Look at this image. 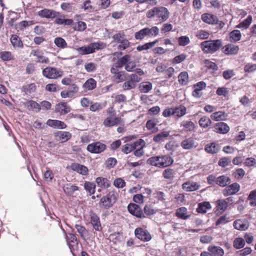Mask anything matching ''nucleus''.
I'll list each match as a JSON object with an SVG mask.
<instances>
[{"label": "nucleus", "mask_w": 256, "mask_h": 256, "mask_svg": "<svg viewBox=\"0 0 256 256\" xmlns=\"http://www.w3.org/2000/svg\"><path fill=\"white\" fill-rule=\"evenodd\" d=\"M147 162L151 166L164 168L170 166L174 162V160L168 155L157 156L149 158Z\"/></svg>", "instance_id": "obj_1"}, {"label": "nucleus", "mask_w": 256, "mask_h": 256, "mask_svg": "<svg viewBox=\"0 0 256 256\" xmlns=\"http://www.w3.org/2000/svg\"><path fill=\"white\" fill-rule=\"evenodd\" d=\"M146 16L148 18H156L159 22H162L168 18L169 12L165 7L156 6L147 12Z\"/></svg>", "instance_id": "obj_2"}, {"label": "nucleus", "mask_w": 256, "mask_h": 256, "mask_svg": "<svg viewBox=\"0 0 256 256\" xmlns=\"http://www.w3.org/2000/svg\"><path fill=\"white\" fill-rule=\"evenodd\" d=\"M222 46L220 40H206L200 44V48L204 53L212 54L218 50Z\"/></svg>", "instance_id": "obj_3"}, {"label": "nucleus", "mask_w": 256, "mask_h": 256, "mask_svg": "<svg viewBox=\"0 0 256 256\" xmlns=\"http://www.w3.org/2000/svg\"><path fill=\"white\" fill-rule=\"evenodd\" d=\"M118 194L114 191L110 192L106 196L101 198L100 202V206L104 208H108L112 207L116 202Z\"/></svg>", "instance_id": "obj_4"}, {"label": "nucleus", "mask_w": 256, "mask_h": 256, "mask_svg": "<svg viewBox=\"0 0 256 256\" xmlns=\"http://www.w3.org/2000/svg\"><path fill=\"white\" fill-rule=\"evenodd\" d=\"M104 44L102 42H94L86 46H82L76 49L80 54H88L94 53L96 50L103 48Z\"/></svg>", "instance_id": "obj_5"}, {"label": "nucleus", "mask_w": 256, "mask_h": 256, "mask_svg": "<svg viewBox=\"0 0 256 256\" xmlns=\"http://www.w3.org/2000/svg\"><path fill=\"white\" fill-rule=\"evenodd\" d=\"M112 38L114 42L118 44V48L120 50H124L130 46V42L123 34H116L113 36Z\"/></svg>", "instance_id": "obj_6"}, {"label": "nucleus", "mask_w": 256, "mask_h": 256, "mask_svg": "<svg viewBox=\"0 0 256 256\" xmlns=\"http://www.w3.org/2000/svg\"><path fill=\"white\" fill-rule=\"evenodd\" d=\"M42 74L46 78L56 79L62 76L63 72L56 68L48 66L43 70Z\"/></svg>", "instance_id": "obj_7"}, {"label": "nucleus", "mask_w": 256, "mask_h": 256, "mask_svg": "<svg viewBox=\"0 0 256 256\" xmlns=\"http://www.w3.org/2000/svg\"><path fill=\"white\" fill-rule=\"evenodd\" d=\"M30 56L35 58L34 60L38 62L48 64L50 62L49 58L44 56L42 50L40 49H33L30 52Z\"/></svg>", "instance_id": "obj_8"}, {"label": "nucleus", "mask_w": 256, "mask_h": 256, "mask_svg": "<svg viewBox=\"0 0 256 256\" xmlns=\"http://www.w3.org/2000/svg\"><path fill=\"white\" fill-rule=\"evenodd\" d=\"M102 124L105 127L109 128L118 124H124V122L120 117L108 116L104 120Z\"/></svg>", "instance_id": "obj_9"}, {"label": "nucleus", "mask_w": 256, "mask_h": 256, "mask_svg": "<svg viewBox=\"0 0 256 256\" xmlns=\"http://www.w3.org/2000/svg\"><path fill=\"white\" fill-rule=\"evenodd\" d=\"M128 209L130 213L137 218H145L141 208L136 204H130L128 205Z\"/></svg>", "instance_id": "obj_10"}, {"label": "nucleus", "mask_w": 256, "mask_h": 256, "mask_svg": "<svg viewBox=\"0 0 256 256\" xmlns=\"http://www.w3.org/2000/svg\"><path fill=\"white\" fill-rule=\"evenodd\" d=\"M136 236L143 242H148L152 239L148 232L142 228H138L134 230Z\"/></svg>", "instance_id": "obj_11"}, {"label": "nucleus", "mask_w": 256, "mask_h": 256, "mask_svg": "<svg viewBox=\"0 0 256 256\" xmlns=\"http://www.w3.org/2000/svg\"><path fill=\"white\" fill-rule=\"evenodd\" d=\"M106 148L104 144L100 142H95L89 144L87 146V150L94 154H98L103 152Z\"/></svg>", "instance_id": "obj_12"}, {"label": "nucleus", "mask_w": 256, "mask_h": 256, "mask_svg": "<svg viewBox=\"0 0 256 256\" xmlns=\"http://www.w3.org/2000/svg\"><path fill=\"white\" fill-rule=\"evenodd\" d=\"M67 244L70 250H74L78 247V240L75 234L68 233L66 236Z\"/></svg>", "instance_id": "obj_13"}, {"label": "nucleus", "mask_w": 256, "mask_h": 256, "mask_svg": "<svg viewBox=\"0 0 256 256\" xmlns=\"http://www.w3.org/2000/svg\"><path fill=\"white\" fill-rule=\"evenodd\" d=\"M240 189V186L238 183H234L227 186L222 191V194L225 196L234 194L237 193Z\"/></svg>", "instance_id": "obj_14"}, {"label": "nucleus", "mask_w": 256, "mask_h": 256, "mask_svg": "<svg viewBox=\"0 0 256 256\" xmlns=\"http://www.w3.org/2000/svg\"><path fill=\"white\" fill-rule=\"evenodd\" d=\"M145 144V142L142 139H140L134 142V146H135V147L134 154L136 156L140 157L143 155L144 153L143 148Z\"/></svg>", "instance_id": "obj_15"}, {"label": "nucleus", "mask_w": 256, "mask_h": 256, "mask_svg": "<svg viewBox=\"0 0 256 256\" xmlns=\"http://www.w3.org/2000/svg\"><path fill=\"white\" fill-rule=\"evenodd\" d=\"M221 146L218 143L212 142L206 144L204 146V150L208 154H214L218 153L220 150Z\"/></svg>", "instance_id": "obj_16"}, {"label": "nucleus", "mask_w": 256, "mask_h": 256, "mask_svg": "<svg viewBox=\"0 0 256 256\" xmlns=\"http://www.w3.org/2000/svg\"><path fill=\"white\" fill-rule=\"evenodd\" d=\"M197 146V142L192 138H186L180 143V146L184 150H190L196 148Z\"/></svg>", "instance_id": "obj_17"}, {"label": "nucleus", "mask_w": 256, "mask_h": 256, "mask_svg": "<svg viewBox=\"0 0 256 256\" xmlns=\"http://www.w3.org/2000/svg\"><path fill=\"white\" fill-rule=\"evenodd\" d=\"M200 188V185L198 183L193 181H188L184 183L182 185V189L186 192L195 191Z\"/></svg>", "instance_id": "obj_18"}, {"label": "nucleus", "mask_w": 256, "mask_h": 256, "mask_svg": "<svg viewBox=\"0 0 256 256\" xmlns=\"http://www.w3.org/2000/svg\"><path fill=\"white\" fill-rule=\"evenodd\" d=\"M201 18L203 22L210 24H215L218 22L217 16L210 14L206 13L202 14Z\"/></svg>", "instance_id": "obj_19"}, {"label": "nucleus", "mask_w": 256, "mask_h": 256, "mask_svg": "<svg viewBox=\"0 0 256 256\" xmlns=\"http://www.w3.org/2000/svg\"><path fill=\"white\" fill-rule=\"evenodd\" d=\"M234 226L239 230H245L249 226V224L246 220H237L234 222Z\"/></svg>", "instance_id": "obj_20"}, {"label": "nucleus", "mask_w": 256, "mask_h": 256, "mask_svg": "<svg viewBox=\"0 0 256 256\" xmlns=\"http://www.w3.org/2000/svg\"><path fill=\"white\" fill-rule=\"evenodd\" d=\"M214 131L216 132L225 134L230 130V127L224 122H220L216 124L214 126Z\"/></svg>", "instance_id": "obj_21"}, {"label": "nucleus", "mask_w": 256, "mask_h": 256, "mask_svg": "<svg viewBox=\"0 0 256 256\" xmlns=\"http://www.w3.org/2000/svg\"><path fill=\"white\" fill-rule=\"evenodd\" d=\"M176 216L182 220L188 219L191 216L190 212L185 207H181L176 210Z\"/></svg>", "instance_id": "obj_22"}, {"label": "nucleus", "mask_w": 256, "mask_h": 256, "mask_svg": "<svg viewBox=\"0 0 256 256\" xmlns=\"http://www.w3.org/2000/svg\"><path fill=\"white\" fill-rule=\"evenodd\" d=\"M71 168L73 170L82 176H86L88 174V170L86 166L84 165L74 164L72 165Z\"/></svg>", "instance_id": "obj_23"}, {"label": "nucleus", "mask_w": 256, "mask_h": 256, "mask_svg": "<svg viewBox=\"0 0 256 256\" xmlns=\"http://www.w3.org/2000/svg\"><path fill=\"white\" fill-rule=\"evenodd\" d=\"M170 132L168 131H162L153 138V140L156 143H160L165 141L170 136Z\"/></svg>", "instance_id": "obj_24"}, {"label": "nucleus", "mask_w": 256, "mask_h": 256, "mask_svg": "<svg viewBox=\"0 0 256 256\" xmlns=\"http://www.w3.org/2000/svg\"><path fill=\"white\" fill-rule=\"evenodd\" d=\"M174 116L179 118L186 114V108L183 105L174 107Z\"/></svg>", "instance_id": "obj_25"}, {"label": "nucleus", "mask_w": 256, "mask_h": 256, "mask_svg": "<svg viewBox=\"0 0 256 256\" xmlns=\"http://www.w3.org/2000/svg\"><path fill=\"white\" fill-rule=\"evenodd\" d=\"M46 124L48 126L55 128L64 129L66 126V124L64 122L55 120H48L46 122Z\"/></svg>", "instance_id": "obj_26"}, {"label": "nucleus", "mask_w": 256, "mask_h": 256, "mask_svg": "<svg viewBox=\"0 0 256 256\" xmlns=\"http://www.w3.org/2000/svg\"><path fill=\"white\" fill-rule=\"evenodd\" d=\"M58 13L53 10L44 9L38 12V15L42 18H54L56 17Z\"/></svg>", "instance_id": "obj_27"}, {"label": "nucleus", "mask_w": 256, "mask_h": 256, "mask_svg": "<svg viewBox=\"0 0 256 256\" xmlns=\"http://www.w3.org/2000/svg\"><path fill=\"white\" fill-rule=\"evenodd\" d=\"M64 192L67 196H72L76 191L78 190V187L72 185L70 183H67L64 184L63 186Z\"/></svg>", "instance_id": "obj_28"}, {"label": "nucleus", "mask_w": 256, "mask_h": 256, "mask_svg": "<svg viewBox=\"0 0 256 256\" xmlns=\"http://www.w3.org/2000/svg\"><path fill=\"white\" fill-rule=\"evenodd\" d=\"M90 222L94 228L97 231H100L102 229L99 218L94 214L90 215Z\"/></svg>", "instance_id": "obj_29"}, {"label": "nucleus", "mask_w": 256, "mask_h": 256, "mask_svg": "<svg viewBox=\"0 0 256 256\" xmlns=\"http://www.w3.org/2000/svg\"><path fill=\"white\" fill-rule=\"evenodd\" d=\"M224 52L226 54H236L239 50V47L233 44H228L224 48Z\"/></svg>", "instance_id": "obj_30"}, {"label": "nucleus", "mask_w": 256, "mask_h": 256, "mask_svg": "<svg viewBox=\"0 0 256 256\" xmlns=\"http://www.w3.org/2000/svg\"><path fill=\"white\" fill-rule=\"evenodd\" d=\"M228 116L224 112L218 111L214 112L211 116L210 118L214 121H223L226 119Z\"/></svg>", "instance_id": "obj_31"}, {"label": "nucleus", "mask_w": 256, "mask_h": 256, "mask_svg": "<svg viewBox=\"0 0 256 256\" xmlns=\"http://www.w3.org/2000/svg\"><path fill=\"white\" fill-rule=\"evenodd\" d=\"M56 110L61 114H65L70 112V108L66 103L60 102L56 106Z\"/></svg>", "instance_id": "obj_32"}, {"label": "nucleus", "mask_w": 256, "mask_h": 256, "mask_svg": "<svg viewBox=\"0 0 256 256\" xmlns=\"http://www.w3.org/2000/svg\"><path fill=\"white\" fill-rule=\"evenodd\" d=\"M246 202L250 206H256V189L250 192L246 198Z\"/></svg>", "instance_id": "obj_33"}, {"label": "nucleus", "mask_w": 256, "mask_h": 256, "mask_svg": "<svg viewBox=\"0 0 256 256\" xmlns=\"http://www.w3.org/2000/svg\"><path fill=\"white\" fill-rule=\"evenodd\" d=\"M208 250L210 252L212 256H222L224 254L223 249L220 246H209Z\"/></svg>", "instance_id": "obj_34"}, {"label": "nucleus", "mask_w": 256, "mask_h": 256, "mask_svg": "<svg viewBox=\"0 0 256 256\" xmlns=\"http://www.w3.org/2000/svg\"><path fill=\"white\" fill-rule=\"evenodd\" d=\"M152 88V84L150 82H144L139 84L138 88L140 92L148 93Z\"/></svg>", "instance_id": "obj_35"}, {"label": "nucleus", "mask_w": 256, "mask_h": 256, "mask_svg": "<svg viewBox=\"0 0 256 256\" xmlns=\"http://www.w3.org/2000/svg\"><path fill=\"white\" fill-rule=\"evenodd\" d=\"M77 232L80 235L81 238L86 240L88 236V232L84 226L80 224H76L74 226Z\"/></svg>", "instance_id": "obj_36"}, {"label": "nucleus", "mask_w": 256, "mask_h": 256, "mask_svg": "<svg viewBox=\"0 0 256 256\" xmlns=\"http://www.w3.org/2000/svg\"><path fill=\"white\" fill-rule=\"evenodd\" d=\"M211 208V205L210 202H204L198 204V207L196 208V211L198 213L204 214L206 213L208 210H210Z\"/></svg>", "instance_id": "obj_37"}, {"label": "nucleus", "mask_w": 256, "mask_h": 256, "mask_svg": "<svg viewBox=\"0 0 256 256\" xmlns=\"http://www.w3.org/2000/svg\"><path fill=\"white\" fill-rule=\"evenodd\" d=\"M96 86V82L92 78H88L83 84V88L86 90H92Z\"/></svg>", "instance_id": "obj_38"}, {"label": "nucleus", "mask_w": 256, "mask_h": 256, "mask_svg": "<svg viewBox=\"0 0 256 256\" xmlns=\"http://www.w3.org/2000/svg\"><path fill=\"white\" fill-rule=\"evenodd\" d=\"M26 106L29 110H36L38 112L41 110L40 105L34 100H28L25 104Z\"/></svg>", "instance_id": "obj_39"}, {"label": "nucleus", "mask_w": 256, "mask_h": 256, "mask_svg": "<svg viewBox=\"0 0 256 256\" xmlns=\"http://www.w3.org/2000/svg\"><path fill=\"white\" fill-rule=\"evenodd\" d=\"M96 182L98 186L102 188H106L110 186V181L105 178L98 177L96 180Z\"/></svg>", "instance_id": "obj_40"}, {"label": "nucleus", "mask_w": 256, "mask_h": 256, "mask_svg": "<svg viewBox=\"0 0 256 256\" xmlns=\"http://www.w3.org/2000/svg\"><path fill=\"white\" fill-rule=\"evenodd\" d=\"M113 81L116 83H120L126 80V74L124 72H120L119 73L112 76Z\"/></svg>", "instance_id": "obj_41"}, {"label": "nucleus", "mask_w": 256, "mask_h": 256, "mask_svg": "<svg viewBox=\"0 0 256 256\" xmlns=\"http://www.w3.org/2000/svg\"><path fill=\"white\" fill-rule=\"evenodd\" d=\"M230 182V178L226 176L223 175L216 178V184L220 186H225Z\"/></svg>", "instance_id": "obj_42"}, {"label": "nucleus", "mask_w": 256, "mask_h": 256, "mask_svg": "<svg viewBox=\"0 0 256 256\" xmlns=\"http://www.w3.org/2000/svg\"><path fill=\"white\" fill-rule=\"evenodd\" d=\"M178 80L182 85H186L188 82V75L186 72H181L178 76Z\"/></svg>", "instance_id": "obj_43"}, {"label": "nucleus", "mask_w": 256, "mask_h": 256, "mask_svg": "<svg viewBox=\"0 0 256 256\" xmlns=\"http://www.w3.org/2000/svg\"><path fill=\"white\" fill-rule=\"evenodd\" d=\"M241 37L242 34L239 30H234L230 34V42H238L241 39Z\"/></svg>", "instance_id": "obj_44"}, {"label": "nucleus", "mask_w": 256, "mask_h": 256, "mask_svg": "<svg viewBox=\"0 0 256 256\" xmlns=\"http://www.w3.org/2000/svg\"><path fill=\"white\" fill-rule=\"evenodd\" d=\"M130 57L129 55H125L115 62L116 66L122 68L124 66H126L128 62L130 60Z\"/></svg>", "instance_id": "obj_45"}, {"label": "nucleus", "mask_w": 256, "mask_h": 256, "mask_svg": "<svg viewBox=\"0 0 256 256\" xmlns=\"http://www.w3.org/2000/svg\"><path fill=\"white\" fill-rule=\"evenodd\" d=\"M176 174V172L172 168L166 169L162 174L163 176L166 179L172 180Z\"/></svg>", "instance_id": "obj_46"}, {"label": "nucleus", "mask_w": 256, "mask_h": 256, "mask_svg": "<svg viewBox=\"0 0 256 256\" xmlns=\"http://www.w3.org/2000/svg\"><path fill=\"white\" fill-rule=\"evenodd\" d=\"M56 136L62 142H65L70 138L72 135L68 132L60 131L57 132Z\"/></svg>", "instance_id": "obj_47"}, {"label": "nucleus", "mask_w": 256, "mask_h": 256, "mask_svg": "<svg viewBox=\"0 0 256 256\" xmlns=\"http://www.w3.org/2000/svg\"><path fill=\"white\" fill-rule=\"evenodd\" d=\"M10 42L14 47L22 48L23 43L21 40L16 35H12L10 38Z\"/></svg>", "instance_id": "obj_48"}, {"label": "nucleus", "mask_w": 256, "mask_h": 256, "mask_svg": "<svg viewBox=\"0 0 256 256\" xmlns=\"http://www.w3.org/2000/svg\"><path fill=\"white\" fill-rule=\"evenodd\" d=\"M199 125L203 128H206L211 125L210 119L206 116H204L198 121Z\"/></svg>", "instance_id": "obj_49"}, {"label": "nucleus", "mask_w": 256, "mask_h": 256, "mask_svg": "<svg viewBox=\"0 0 256 256\" xmlns=\"http://www.w3.org/2000/svg\"><path fill=\"white\" fill-rule=\"evenodd\" d=\"M252 18L251 16H248L246 19L244 20L242 22H240L236 28H247L249 27L252 22Z\"/></svg>", "instance_id": "obj_50"}, {"label": "nucleus", "mask_w": 256, "mask_h": 256, "mask_svg": "<svg viewBox=\"0 0 256 256\" xmlns=\"http://www.w3.org/2000/svg\"><path fill=\"white\" fill-rule=\"evenodd\" d=\"M84 188L90 194H94L96 185L94 183L90 182H85Z\"/></svg>", "instance_id": "obj_51"}, {"label": "nucleus", "mask_w": 256, "mask_h": 256, "mask_svg": "<svg viewBox=\"0 0 256 256\" xmlns=\"http://www.w3.org/2000/svg\"><path fill=\"white\" fill-rule=\"evenodd\" d=\"M148 36L150 37H155L158 34L159 28L156 26H152L151 28H146Z\"/></svg>", "instance_id": "obj_52"}, {"label": "nucleus", "mask_w": 256, "mask_h": 256, "mask_svg": "<svg viewBox=\"0 0 256 256\" xmlns=\"http://www.w3.org/2000/svg\"><path fill=\"white\" fill-rule=\"evenodd\" d=\"M54 43L56 46L60 48H64L67 46V43L66 40L60 37H58L54 38Z\"/></svg>", "instance_id": "obj_53"}, {"label": "nucleus", "mask_w": 256, "mask_h": 256, "mask_svg": "<svg viewBox=\"0 0 256 256\" xmlns=\"http://www.w3.org/2000/svg\"><path fill=\"white\" fill-rule=\"evenodd\" d=\"M244 245L245 241L242 238H237L234 241L233 246L236 249H240L243 248Z\"/></svg>", "instance_id": "obj_54"}, {"label": "nucleus", "mask_w": 256, "mask_h": 256, "mask_svg": "<svg viewBox=\"0 0 256 256\" xmlns=\"http://www.w3.org/2000/svg\"><path fill=\"white\" fill-rule=\"evenodd\" d=\"M196 36L199 39H206L210 36V33L204 30H200L196 32Z\"/></svg>", "instance_id": "obj_55"}, {"label": "nucleus", "mask_w": 256, "mask_h": 256, "mask_svg": "<svg viewBox=\"0 0 256 256\" xmlns=\"http://www.w3.org/2000/svg\"><path fill=\"white\" fill-rule=\"evenodd\" d=\"M158 123V120L156 118H152L147 121L146 123V128L148 130H153Z\"/></svg>", "instance_id": "obj_56"}, {"label": "nucleus", "mask_w": 256, "mask_h": 256, "mask_svg": "<svg viewBox=\"0 0 256 256\" xmlns=\"http://www.w3.org/2000/svg\"><path fill=\"white\" fill-rule=\"evenodd\" d=\"M56 22L58 24L70 26L72 24L73 20L71 19H64L62 17H60L56 19Z\"/></svg>", "instance_id": "obj_57"}, {"label": "nucleus", "mask_w": 256, "mask_h": 256, "mask_svg": "<svg viewBox=\"0 0 256 256\" xmlns=\"http://www.w3.org/2000/svg\"><path fill=\"white\" fill-rule=\"evenodd\" d=\"M0 58L4 61H8L13 58V56L12 53L10 52H0Z\"/></svg>", "instance_id": "obj_58"}, {"label": "nucleus", "mask_w": 256, "mask_h": 256, "mask_svg": "<svg viewBox=\"0 0 256 256\" xmlns=\"http://www.w3.org/2000/svg\"><path fill=\"white\" fill-rule=\"evenodd\" d=\"M134 142L132 144H127L122 147V152L126 154L134 150Z\"/></svg>", "instance_id": "obj_59"}, {"label": "nucleus", "mask_w": 256, "mask_h": 256, "mask_svg": "<svg viewBox=\"0 0 256 256\" xmlns=\"http://www.w3.org/2000/svg\"><path fill=\"white\" fill-rule=\"evenodd\" d=\"M146 36H148L146 28L136 32L134 34L135 38L138 40H142Z\"/></svg>", "instance_id": "obj_60"}, {"label": "nucleus", "mask_w": 256, "mask_h": 256, "mask_svg": "<svg viewBox=\"0 0 256 256\" xmlns=\"http://www.w3.org/2000/svg\"><path fill=\"white\" fill-rule=\"evenodd\" d=\"M153 197L158 201L164 202L166 199V196L164 192L160 191H156L152 194Z\"/></svg>", "instance_id": "obj_61"}, {"label": "nucleus", "mask_w": 256, "mask_h": 256, "mask_svg": "<svg viewBox=\"0 0 256 256\" xmlns=\"http://www.w3.org/2000/svg\"><path fill=\"white\" fill-rule=\"evenodd\" d=\"M216 206L218 210L223 212L226 210L228 206L224 200H220L217 201Z\"/></svg>", "instance_id": "obj_62"}, {"label": "nucleus", "mask_w": 256, "mask_h": 256, "mask_svg": "<svg viewBox=\"0 0 256 256\" xmlns=\"http://www.w3.org/2000/svg\"><path fill=\"white\" fill-rule=\"evenodd\" d=\"M136 86L129 78L126 80L122 86V88L124 90H130L134 88Z\"/></svg>", "instance_id": "obj_63"}, {"label": "nucleus", "mask_w": 256, "mask_h": 256, "mask_svg": "<svg viewBox=\"0 0 256 256\" xmlns=\"http://www.w3.org/2000/svg\"><path fill=\"white\" fill-rule=\"evenodd\" d=\"M256 70V64L248 63L244 66V71L246 72H252Z\"/></svg>", "instance_id": "obj_64"}]
</instances>
